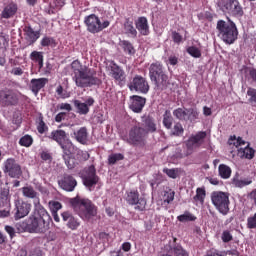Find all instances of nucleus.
Returning <instances> with one entry per match:
<instances>
[{"label":"nucleus","mask_w":256,"mask_h":256,"mask_svg":"<svg viewBox=\"0 0 256 256\" xmlns=\"http://www.w3.org/2000/svg\"><path fill=\"white\" fill-rule=\"evenodd\" d=\"M247 228L256 229V213L247 218Z\"/></svg>","instance_id":"57"},{"label":"nucleus","mask_w":256,"mask_h":256,"mask_svg":"<svg viewBox=\"0 0 256 256\" xmlns=\"http://www.w3.org/2000/svg\"><path fill=\"white\" fill-rule=\"evenodd\" d=\"M49 207H50L51 213H57V211H59V209H61L62 206L57 201H50L49 202Z\"/></svg>","instance_id":"59"},{"label":"nucleus","mask_w":256,"mask_h":256,"mask_svg":"<svg viewBox=\"0 0 256 256\" xmlns=\"http://www.w3.org/2000/svg\"><path fill=\"white\" fill-rule=\"evenodd\" d=\"M196 119H199V112L195 108H189L187 112V118L186 121H196Z\"/></svg>","instance_id":"45"},{"label":"nucleus","mask_w":256,"mask_h":256,"mask_svg":"<svg viewBox=\"0 0 256 256\" xmlns=\"http://www.w3.org/2000/svg\"><path fill=\"white\" fill-rule=\"evenodd\" d=\"M5 231L6 233H8V235H10L11 239L15 237V228H13L12 226H5Z\"/></svg>","instance_id":"64"},{"label":"nucleus","mask_w":256,"mask_h":256,"mask_svg":"<svg viewBox=\"0 0 256 256\" xmlns=\"http://www.w3.org/2000/svg\"><path fill=\"white\" fill-rule=\"evenodd\" d=\"M187 53L194 57L195 59H199L201 57V50L195 46H190L187 48Z\"/></svg>","instance_id":"51"},{"label":"nucleus","mask_w":256,"mask_h":256,"mask_svg":"<svg viewBox=\"0 0 256 256\" xmlns=\"http://www.w3.org/2000/svg\"><path fill=\"white\" fill-rule=\"evenodd\" d=\"M123 49L128 55H135V48L133 47V44L131 42L124 40L122 41Z\"/></svg>","instance_id":"47"},{"label":"nucleus","mask_w":256,"mask_h":256,"mask_svg":"<svg viewBox=\"0 0 256 256\" xmlns=\"http://www.w3.org/2000/svg\"><path fill=\"white\" fill-rule=\"evenodd\" d=\"M24 32H25V39L29 43V45H33V43H35V41H37V39L41 37V33H39V31L33 30V28L31 27H26L24 29Z\"/></svg>","instance_id":"30"},{"label":"nucleus","mask_w":256,"mask_h":256,"mask_svg":"<svg viewBox=\"0 0 256 256\" xmlns=\"http://www.w3.org/2000/svg\"><path fill=\"white\" fill-rule=\"evenodd\" d=\"M4 173H6L12 179H19L22 175L21 165L14 158H8L4 162Z\"/></svg>","instance_id":"12"},{"label":"nucleus","mask_w":256,"mask_h":256,"mask_svg":"<svg viewBox=\"0 0 256 256\" xmlns=\"http://www.w3.org/2000/svg\"><path fill=\"white\" fill-rule=\"evenodd\" d=\"M124 31L126 33V35H128L129 37H132L133 39H135V37H137V29H135V26H133V22L127 20L124 23Z\"/></svg>","instance_id":"35"},{"label":"nucleus","mask_w":256,"mask_h":256,"mask_svg":"<svg viewBox=\"0 0 256 256\" xmlns=\"http://www.w3.org/2000/svg\"><path fill=\"white\" fill-rule=\"evenodd\" d=\"M18 99L17 95L11 90L0 91V103L2 105H16Z\"/></svg>","instance_id":"18"},{"label":"nucleus","mask_w":256,"mask_h":256,"mask_svg":"<svg viewBox=\"0 0 256 256\" xmlns=\"http://www.w3.org/2000/svg\"><path fill=\"white\" fill-rule=\"evenodd\" d=\"M0 199H1L0 203H7V202L11 203V194H10L9 187L1 188Z\"/></svg>","instance_id":"42"},{"label":"nucleus","mask_w":256,"mask_h":256,"mask_svg":"<svg viewBox=\"0 0 256 256\" xmlns=\"http://www.w3.org/2000/svg\"><path fill=\"white\" fill-rule=\"evenodd\" d=\"M163 171L171 179H177V177H179V168H172V169L164 168Z\"/></svg>","instance_id":"50"},{"label":"nucleus","mask_w":256,"mask_h":256,"mask_svg":"<svg viewBox=\"0 0 256 256\" xmlns=\"http://www.w3.org/2000/svg\"><path fill=\"white\" fill-rule=\"evenodd\" d=\"M16 229H17L18 233H25V231H29V220L27 222L17 223Z\"/></svg>","instance_id":"55"},{"label":"nucleus","mask_w":256,"mask_h":256,"mask_svg":"<svg viewBox=\"0 0 256 256\" xmlns=\"http://www.w3.org/2000/svg\"><path fill=\"white\" fill-rule=\"evenodd\" d=\"M187 113V108H178L173 111L174 117H176V119H179V121H187Z\"/></svg>","instance_id":"39"},{"label":"nucleus","mask_w":256,"mask_h":256,"mask_svg":"<svg viewBox=\"0 0 256 256\" xmlns=\"http://www.w3.org/2000/svg\"><path fill=\"white\" fill-rule=\"evenodd\" d=\"M84 22L89 33H100V31L107 29L110 25V22L107 20L101 23V20L95 14L86 16Z\"/></svg>","instance_id":"8"},{"label":"nucleus","mask_w":256,"mask_h":256,"mask_svg":"<svg viewBox=\"0 0 256 256\" xmlns=\"http://www.w3.org/2000/svg\"><path fill=\"white\" fill-rule=\"evenodd\" d=\"M154 85H156L157 89H160V91L165 90L167 87H169V76L165 72L164 74L154 78L151 80Z\"/></svg>","instance_id":"27"},{"label":"nucleus","mask_w":256,"mask_h":256,"mask_svg":"<svg viewBox=\"0 0 256 256\" xmlns=\"http://www.w3.org/2000/svg\"><path fill=\"white\" fill-rule=\"evenodd\" d=\"M47 83H49L47 78H33L30 81L29 88L31 89L32 93H34V95H39V92L41 89H43V87H45V85H47Z\"/></svg>","instance_id":"20"},{"label":"nucleus","mask_w":256,"mask_h":256,"mask_svg":"<svg viewBox=\"0 0 256 256\" xmlns=\"http://www.w3.org/2000/svg\"><path fill=\"white\" fill-rule=\"evenodd\" d=\"M165 249H166L167 253H170V255L189 256V253H187L186 250L183 249V246L179 245V244H175V242L166 246Z\"/></svg>","instance_id":"25"},{"label":"nucleus","mask_w":256,"mask_h":256,"mask_svg":"<svg viewBox=\"0 0 256 256\" xmlns=\"http://www.w3.org/2000/svg\"><path fill=\"white\" fill-rule=\"evenodd\" d=\"M205 139H207V132L205 131L192 134L186 141L187 155H191L195 149L203 147L205 145Z\"/></svg>","instance_id":"9"},{"label":"nucleus","mask_w":256,"mask_h":256,"mask_svg":"<svg viewBox=\"0 0 256 256\" xmlns=\"http://www.w3.org/2000/svg\"><path fill=\"white\" fill-rule=\"evenodd\" d=\"M72 79L77 87L85 88L92 85H99L100 80L97 78V72L91 68L83 67L80 61H73L71 64Z\"/></svg>","instance_id":"2"},{"label":"nucleus","mask_w":256,"mask_h":256,"mask_svg":"<svg viewBox=\"0 0 256 256\" xmlns=\"http://www.w3.org/2000/svg\"><path fill=\"white\" fill-rule=\"evenodd\" d=\"M109 67L111 77H113L115 81H118V83H123V81H125V71L115 63H111Z\"/></svg>","instance_id":"22"},{"label":"nucleus","mask_w":256,"mask_h":256,"mask_svg":"<svg viewBox=\"0 0 256 256\" xmlns=\"http://www.w3.org/2000/svg\"><path fill=\"white\" fill-rule=\"evenodd\" d=\"M17 13V4L10 3L2 11V18L3 19H11Z\"/></svg>","instance_id":"32"},{"label":"nucleus","mask_w":256,"mask_h":256,"mask_svg":"<svg viewBox=\"0 0 256 256\" xmlns=\"http://www.w3.org/2000/svg\"><path fill=\"white\" fill-rule=\"evenodd\" d=\"M246 99L252 107H256V89L253 87H248L246 92Z\"/></svg>","instance_id":"36"},{"label":"nucleus","mask_w":256,"mask_h":256,"mask_svg":"<svg viewBox=\"0 0 256 256\" xmlns=\"http://www.w3.org/2000/svg\"><path fill=\"white\" fill-rule=\"evenodd\" d=\"M36 189L37 191H39L42 195H49V190L44 187L43 185L41 184H37L36 185Z\"/></svg>","instance_id":"60"},{"label":"nucleus","mask_w":256,"mask_h":256,"mask_svg":"<svg viewBox=\"0 0 256 256\" xmlns=\"http://www.w3.org/2000/svg\"><path fill=\"white\" fill-rule=\"evenodd\" d=\"M11 74L21 77V75H23V69L21 67H15L11 70Z\"/></svg>","instance_id":"63"},{"label":"nucleus","mask_w":256,"mask_h":256,"mask_svg":"<svg viewBox=\"0 0 256 256\" xmlns=\"http://www.w3.org/2000/svg\"><path fill=\"white\" fill-rule=\"evenodd\" d=\"M221 239L223 243H229V241H233V234H231V231L224 230L221 235Z\"/></svg>","instance_id":"56"},{"label":"nucleus","mask_w":256,"mask_h":256,"mask_svg":"<svg viewBox=\"0 0 256 256\" xmlns=\"http://www.w3.org/2000/svg\"><path fill=\"white\" fill-rule=\"evenodd\" d=\"M30 59L38 63L40 69L43 67V52L33 51L30 54Z\"/></svg>","instance_id":"43"},{"label":"nucleus","mask_w":256,"mask_h":256,"mask_svg":"<svg viewBox=\"0 0 256 256\" xmlns=\"http://www.w3.org/2000/svg\"><path fill=\"white\" fill-rule=\"evenodd\" d=\"M164 74H165V70L163 68V64L156 62L150 65L149 75H150L151 81H153V79H156L157 77H160L161 75H164Z\"/></svg>","instance_id":"26"},{"label":"nucleus","mask_w":256,"mask_h":256,"mask_svg":"<svg viewBox=\"0 0 256 256\" xmlns=\"http://www.w3.org/2000/svg\"><path fill=\"white\" fill-rule=\"evenodd\" d=\"M212 205L222 215L229 213V194L222 191H215L211 194Z\"/></svg>","instance_id":"7"},{"label":"nucleus","mask_w":256,"mask_h":256,"mask_svg":"<svg viewBox=\"0 0 256 256\" xmlns=\"http://www.w3.org/2000/svg\"><path fill=\"white\" fill-rule=\"evenodd\" d=\"M239 157L244 159H253L255 157V150L249 147V144L245 148L238 149Z\"/></svg>","instance_id":"33"},{"label":"nucleus","mask_w":256,"mask_h":256,"mask_svg":"<svg viewBox=\"0 0 256 256\" xmlns=\"http://www.w3.org/2000/svg\"><path fill=\"white\" fill-rule=\"evenodd\" d=\"M31 213V204L23 200H15V208L13 210V215L15 221L27 217Z\"/></svg>","instance_id":"15"},{"label":"nucleus","mask_w":256,"mask_h":256,"mask_svg":"<svg viewBox=\"0 0 256 256\" xmlns=\"http://www.w3.org/2000/svg\"><path fill=\"white\" fill-rule=\"evenodd\" d=\"M253 183V180L251 178H244V179H239V178H234L233 179V184L235 187L243 188L247 187V185H251Z\"/></svg>","instance_id":"41"},{"label":"nucleus","mask_w":256,"mask_h":256,"mask_svg":"<svg viewBox=\"0 0 256 256\" xmlns=\"http://www.w3.org/2000/svg\"><path fill=\"white\" fill-rule=\"evenodd\" d=\"M71 151L64 152L63 159L68 169H75L79 165V161L75 157L71 156Z\"/></svg>","instance_id":"31"},{"label":"nucleus","mask_w":256,"mask_h":256,"mask_svg":"<svg viewBox=\"0 0 256 256\" xmlns=\"http://www.w3.org/2000/svg\"><path fill=\"white\" fill-rule=\"evenodd\" d=\"M21 192L23 197L26 199H34L33 205H35L36 201H39L41 203V200L39 199V193L35 191V188L33 186H24L21 188Z\"/></svg>","instance_id":"24"},{"label":"nucleus","mask_w":256,"mask_h":256,"mask_svg":"<svg viewBox=\"0 0 256 256\" xmlns=\"http://www.w3.org/2000/svg\"><path fill=\"white\" fill-rule=\"evenodd\" d=\"M62 219L63 221L67 222V227L72 231L77 230V228L81 225L79 219L75 218L70 212L62 213Z\"/></svg>","instance_id":"23"},{"label":"nucleus","mask_w":256,"mask_h":256,"mask_svg":"<svg viewBox=\"0 0 256 256\" xmlns=\"http://www.w3.org/2000/svg\"><path fill=\"white\" fill-rule=\"evenodd\" d=\"M175 199V191L169 190L164 193L163 201L164 203H171Z\"/></svg>","instance_id":"54"},{"label":"nucleus","mask_w":256,"mask_h":256,"mask_svg":"<svg viewBox=\"0 0 256 256\" xmlns=\"http://www.w3.org/2000/svg\"><path fill=\"white\" fill-rule=\"evenodd\" d=\"M140 127L144 129L146 135H149V133H155V131H157V123H155V120L151 117L143 119L142 126Z\"/></svg>","instance_id":"29"},{"label":"nucleus","mask_w":256,"mask_h":256,"mask_svg":"<svg viewBox=\"0 0 256 256\" xmlns=\"http://www.w3.org/2000/svg\"><path fill=\"white\" fill-rule=\"evenodd\" d=\"M82 180L85 185L91 191V187H95L99 182V177L97 176V170L95 166L91 165L88 168H85L82 173Z\"/></svg>","instance_id":"13"},{"label":"nucleus","mask_w":256,"mask_h":256,"mask_svg":"<svg viewBox=\"0 0 256 256\" xmlns=\"http://www.w3.org/2000/svg\"><path fill=\"white\" fill-rule=\"evenodd\" d=\"M177 219L181 222V223H186L187 221H195L197 219V217H195V215H193L191 212L186 211L183 214L179 215L177 217Z\"/></svg>","instance_id":"44"},{"label":"nucleus","mask_w":256,"mask_h":256,"mask_svg":"<svg viewBox=\"0 0 256 256\" xmlns=\"http://www.w3.org/2000/svg\"><path fill=\"white\" fill-rule=\"evenodd\" d=\"M207 196V192L205 191V188H197L196 189V195L193 197L194 203H199L200 205H203L205 203V197Z\"/></svg>","instance_id":"34"},{"label":"nucleus","mask_w":256,"mask_h":256,"mask_svg":"<svg viewBox=\"0 0 256 256\" xmlns=\"http://www.w3.org/2000/svg\"><path fill=\"white\" fill-rule=\"evenodd\" d=\"M90 155L89 152L78 150L77 151V159L78 161H87L89 159Z\"/></svg>","instance_id":"58"},{"label":"nucleus","mask_w":256,"mask_h":256,"mask_svg":"<svg viewBox=\"0 0 256 256\" xmlns=\"http://www.w3.org/2000/svg\"><path fill=\"white\" fill-rule=\"evenodd\" d=\"M51 215L37 200L34 202V210L28 218V233H45L49 230Z\"/></svg>","instance_id":"1"},{"label":"nucleus","mask_w":256,"mask_h":256,"mask_svg":"<svg viewBox=\"0 0 256 256\" xmlns=\"http://www.w3.org/2000/svg\"><path fill=\"white\" fill-rule=\"evenodd\" d=\"M218 171L222 179H229L231 177V168L225 164H220Z\"/></svg>","instance_id":"38"},{"label":"nucleus","mask_w":256,"mask_h":256,"mask_svg":"<svg viewBox=\"0 0 256 256\" xmlns=\"http://www.w3.org/2000/svg\"><path fill=\"white\" fill-rule=\"evenodd\" d=\"M172 39H173L174 43H181V41H183V36H181L177 32H172Z\"/></svg>","instance_id":"61"},{"label":"nucleus","mask_w":256,"mask_h":256,"mask_svg":"<svg viewBox=\"0 0 256 256\" xmlns=\"http://www.w3.org/2000/svg\"><path fill=\"white\" fill-rule=\"evenodd\" d=\"M163 125L166 129L173 127V116H171V111L169 110H166L163 115Z\"/></svg>","instance_id":"40"},{"label":"nucleus","mask_w":256,"mask_h":256,"mask_svg":"<svg viewBox=\"0 0 256 256\" xmlns=\"http://www.w3.org/2000/svg\"><path fill=\"white\" fill-rule=\"evenodd\" d=\"M136 29L139 31L140 35H149V22L145 17H139L135 23Z\"/></svg>","instance_id":"28"},{"label":"nucleus","mask_w":256,"mask_h":256,"mask_svg":"<svg viewBox=\"0 0 256 256\" xmlns=\"http://www.w3.org/2000/svg\"><path fill=\"white\" fill-rule=\"evenodd\" d=\"M183 132V125H181V123H176L172 129L171 134L175 137H181V135H183Z\"/></svg>","instance_id":"52"},{"label":"nucleus","mask_w":256,"mask_h":256,"mask_svg":"<svg viewBox=\"0 0 256 256\" xmlns=\"http://www.w3.org/2000/svg\"><path fill=\"white\" fill-rule=\"evenodd\" d=\"M117 161H123V154L121 153H116V154H111L108 157V163L109 165H115Z\"/></svg>","instance_id":"49"},{"label":"nucleus","mask_w":256,"mask_h":256,"mask_svg":"<svg viewBox=\"0 0 256 256\" xmlns=\"http://www.w3.org/2000/svg\"><path fill=\"white\" fill-rule=\"evenodd\" d=\"M146 99L144 97L134 95L130 97L129 108L134 113H141L145 107Z\"/></svg>","instance_id":"16"},{"label":"nucleus","mask_w":256,"mask_h":256,"mask_svg":"<svg viewBox=\"0 0 256 256\" xmlns=\"http://www.w3.org/2000/svg\"><path fill=\"white\" fill-rule=\"evenodd\" d=\"M42 47H56L57 43H55V39L49 36H45L41 40Z\"/></svg>","instance_id":"46"},{"label":"nucleus","mask_w":256,"mask_h":256,"mask_svg":"<svg viewBox=\"0 0 256 256\" xmlns=\"http://www.w3.org/2000/svg\"><path fill=\"white\" fill-rule=\"evenodd\" d=\"M58 185L64 191H75V187H77V180H75L73 176L66 174L62 180L58 181Z\"/></svg>","instance_id":"17"},{"label":"nucleus","mask_w":256,"mask_h":256,"mask_svg":"<svg viewBox=\"0 0 256 256\" xmlns=\"http://www.w3.org/2000/svg\"><path fill=\"white\" fill-rule=\"evenodd\" d=\"M71 205L83 221H91V219L97 217V206L88 198L76 196L71 199Z\"/></svg>","instance_id":"3"},{"label":"nucleus","mask_w":256,"mask_h":256,"mask_svg":"<svg viewBox=\"0 0 256 256\" xmlns=\"http://www.w3.org/2000/svg\"><path fill=\"white\" fill-rule=\"evenodd\" d=\"M124 141L129 145H133V147H145L147 143V132L138 123L130 129L128 136L124 137Z\"/></svg>","instance_id":"5"},{"label":"nucleus","mask_w":256,"mask_h":256,"mask_svg":"<svg viewBox=\"0 0 256 256\" xmlns=\"http://www.w3.org/2000/svg\"><path fill=\"white\" fill-rule=\"evenodd\" d=\"M216 29L218 31V37L226 43V45H233L239 37L237 25L230 19L228 21L218 20Z\"/></svg>","instance_id":"4"},{"label":"nucleus","mask_w":256,"mask_h":256,"mask_svg":"<svg viewBox=\"0 0 256 256\" xmlns=\"http://www.w3.org/2000/svg\"><path fill=\"white\" fill-rule=\"evenodd\" d=\"M11 215V202L0 203V217L5 218Z\"/></svg>","instance_id":"37"},{"label":"nucleus","mask_w":256,"mask_h":256,"mask_svg":"<svg viewBox=\"0 0 256 256\" xmlns=\"http://www.w3.org/2000/svg\"><path fill=\"white\" fill-rule=\"evenodd\" d=\"M65 117H67V113L65 112L58 113L55 117L56 123H61V121H65Z\"/></svg>","instance_id":"62"},{"label":"nucleus","mask_w":256,"mask_h":256,"mask_svg":"<svg viewBox=\"0 0 256 256\" xmlns=\"http://www.w3.org/2000/svg\"><path fill=\"white\" fill-rule=\"evenodd\" d=\"M37 131L41 135L47 131V125L45 124V121H43V116H39L38 118V125H37Z\"/></svg>","instance_id":"53"},{"label":"nucleus","mask_w":256,"mask_h":256,"mask_svg":"<svg viewBox=\"0 0 256 256\" xmlns=\"http://www.w3.org/2000/svg\"><path fill=\"white\" fill-rule=\"evenodd\" d=\"M52 139L58 143V145L63 150V153H67V151H73V142L69 138H67V132L65 130L58 129L51 133Z\"/></svg>","instance_id":"10"},{"label":"nucleus","mask_w":256,"mask_h":256,"mask_svg":"<svg viewBox=\"0 0 256 256\" xmlns=\"http://www.w3.org/2000/svg\"><path fill=\"white\" fill-rule=\"evenodd\" d=\"M95 100L93 98H88L85 102H81L79 100L74 101V106L79 115H87L89 113V108L93 107Z\"/></svg>","instance_id":"19"},{"label":"nucleus","mask_w":256,"mask_h":256,"mask_svg":"<svg viewBox=\"0 0 256 256\" xmlns=\"http://www.w3.org/2000/svg\"><path fill=\"white\" fill-rule=\"evenodd\" d=\"M128 87L130 91H136L137 93H143L144 95L149 93V83L140 75H136L128 84Z\"/></svg>","instance_id":"14"},{"label":"nucleus","mask_w":256,"mask_h":256,"mask_svg":"<svg viewBox=\"0 0 256 256\" xmlns=\"http://www.w3.org/2000/svg\"><path fill=\"white\" fill-rule=\"evenodd\" d=\"M218 7L223 13H229V15H233V17H243V15H245L243 6H241L239 0H219Z\"/></svg>","instance_id":"6"},{"label":"nucleus","mask_w":256,"mask_h":256,"mask_svg":"<svg viewBox=\"0 0 256 256\" xmlns=\"http://www.w3.org/2000/svg\"><path fill=\"white\" fill-rule=\"evenodd\" d=\"M22 147H31L33 145V138L30 135H25L19 140Z\"/></svg>","instance_id":"48"},{"label":"nucleus","mask_w":256,"mask_h":256,"mask_svg":"<svg viewBox=\"0 0 256 256\" xmlns=\"http://www.w3.org/2000/svg\"><path fill=\"white\" fill-rule=\"evenodd\" d=\"M80 145H87L89 141V132L87 128L81 127L80 129L73 132L71 135Z\"/></svg>","instance_id":"21"},{"label":"nucleus","mask_w":256,"mask_h":256,"mask_svg":"<svg viewBox=\"0 0 256 256\" xmlns=\"http://www.w3.org/2000/svg\"><path fill=\"white\" fill-rule=\"evenodd\" d=\"M126 202L128 205H134L136 211H145V207H147V200L139 197V191L137 190H130L126 193Z\"/></svg>","instance_id":"11"}]
</instances>
